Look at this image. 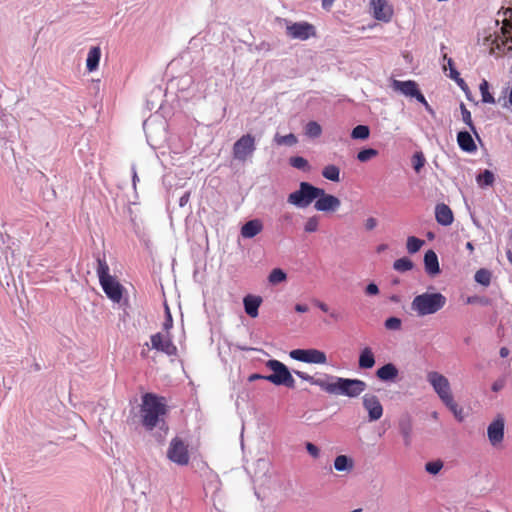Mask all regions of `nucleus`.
Here are the masks:
<instances>
[{
	"label": "nucleus",
	"instance_id": "obj_1",
	"mask_svg": "<svg viewBox=\"0 0 512 512\" xmlns=\"http://www.w3.org/2000/svg\"><path fill=\"white\" fill-rule=\"evenodd\" d=\"M295 374L302 380L334 395H345L354 398L364 392L367 387L366 383L359 379H348L330 375H326L325 378H315L302 371H295Z\"/></svg>",
	"mask_w": 512,
	"mask_h": 512
},
{
	"label": "nucleus",
	"instance_id": "obj_2",
	"mask_svg": "<svg viewBox=\"0 0 512 512\" xmlns=\"http://www.w3.org/2000/svg\"><path fill=\"white\" fill-rule=\"evenodd\" d=\"M427 381L433 387L442 403L453 413L459 422H462L465 418L464 410L455 401L448 378L439 372L431 371L427 374Z\"/></svg>",
	"mask_w": 512,
	"mask_h": 512
},
{
	"label": "nucleus",
	"instance_id": "obj_3",
	"mask_svg": "<svg viewBox=\"0 0 512 512\" xmlns=\"http://www.w3.org/2000/svg\"><path fill=\"white\" fill-rule=\"evenodd\" d=\"M447 303L446 297L435 291H426L416 295L411 304L412 313L419 318L438 313Z\"/></svg>",
	"mask_w": 512,
	"mask_h": 512
},
{
	"label": "nucleus",
	"instance_id": "obj_4",
	"mask_svg": "<svg viewBox=\"0 0 512 512\" xmlns=\"http://www.w3.org/2000/svg\"><path fill=\"white\" fill-rule=\"evenodd\" d=\"M166 412V407L162 398L154 394L147 393L143 396L141 405V418L143 425L152 430L162 422V416Z\"/></svg>",
	"mask_w": 512,
	"mask_h": 512
},
{
	"label": "nucleus",
	"instance_id": "obj_5",
	"mask_svg": "<svg viewBox=\"0 0 512 512\" xmlns=\"http://www.w3.org/2000/svg\"><path fill=\"white\" fill-rule=\"evenodd\" d=\"M23 258L20 254L11 253L6 262L0 261V283L9 288L16 287V280L21 278Z\"/></svg>",
	"mask_w": 512,
	"mask_h": 512
},
{
	"label": "nucleus",
	"instance_id": "obj_6",
	"mask_svg": "<svg viewBox=\"0 0 512 512\" xmlns=\"http://www.w3.org/2000/svg\"><path fill=\"white\" fill-rule=\"evenodd\" d=\"M265 366L271 371V374L266 375L264 380L276 386L295 387V380L285 364L279 360L270 359L265 363Z\"/></svg>",
	"mask_w": 512,
	"mask_h": 512
},
{
	"label": "nucleus",
	"instance_id": "obj_7",
	"mask_svg": "<svg viewBox=\"0 0 512 512\" xmlns=\"http://www.w3.org/2000/svg\"><path fill=\"white\" fill-rule=\"evenodd\" d=\"M256 151V138L254 135L247 133L242 135L232 147L233 159L245 163L249 161Z\"/></svg>",
	"mask_w": 512,
	"mask_h": 512
},
{
	"label": "nucleus",
	"instance_id": "obj_8",
	"mask_svg": "<svg viewBox=\"0 0 512 512\" xmlns=\"http://www.w3.org/2000/svg\"><path fill=\"white\" fill-rule=\"evenodd\" d=\"M317 190L318 187L301 182L299 189L288 195L287 202L298 208H306L316 199Z\"/></svg>",
	"mask_w": 512,
	"mask_h": 512
},
{
	"label": "nucleus",
	"instance_id": "obj_9",
	"mask_svg": "<svg viewBox=\"0 0 512 512\" xmlns=\"http://www.w3.org/2000/svg\"><path fill=\"white\" fill-rule=\"evenodd\" d=\"M289 356L297 361L309 364H327L325 352L318 349H294L290 351Z\"/></svg>",
	"mask_w": 512,
	"mask_h": 512
},
{
	"label": "nucleus",
	"instance_id": "obj_10",
	"mask_svg": "<svg viewBox=\"0 0 512 512\" xmlns=\"http://www.w3.org/2000/svg\"><path fill=\"white\" fill-rule=\"evenodd\" d=\"M167 457L178 465H187L189 462V452L184 441L177 437L172 439L167 450Z\"/></svg>",
	"mask_w": 512,
	"mask_h": 512
},
{
	"label": "nucleus",
	"instance_id": "obj_11",
	"mask_svg": "<svg viewBox=\"0 0 512 512\" xmlns=\"http://www.w3.org/2000/svg\"><path fill=\"white\" fill-rule=\"evenodd\" d=\"M144 129L147 138L154 147L166 138V124L162 120L150 119L144 123Z\"/></svg>",
	"mask_w": 512,
	"mask_h": 512
},
{
	"label": "nucleus",
	"instance_id": "obj_12",
	"mask_svg": "<svg viewBox=\"0 0 512 512\" xmlns=\"http://www.w3.org/2000/svg\"><path fill=\"white\" fill-rule=\"evenodd\" d=\"M314 201V208L319 212H335L341 205L339 198L326 193L322 188H318Z\"/></svg>",
	"mask_w": 512,
	"mask_h": 512
},
{
	"label": "nucleus",
	"instance_id": "obj_13",
	"mask_svg": "<svg viewBox=\"0 0 512 512\" xmlns=\"http://www.w3.org/2000/svg\"><path fill=\"white\" fill-rule=\"evenodd\" d=\"M369 9L372 16L378 21L388 23L392 20L394 10L387 0H370Z\"/></svg>",
	"mask_w": 512,
	"mask_h": 512
},
{
	"label": "nucleus",
	"instance_id": "obj_14",
	"mask_svg": "<svg viewBox=\"0 0 512 512\" xmlns=\"http://www.w3.org/2000/svg\"><path fill=\"white\" fill-rule=\"evenodd\" d=\"M362 405L368 413L370 422L378 421L383 416V406L378 396L372 393H366L362 397Z\"/></svg>",
	"mask_w": 512,
	"mask_h": 512
},
{
	"label": "nucleus",
	"instance_id": "obj_15",
	"mask_svg": "<svg viewBox=\"0 0 512 512\" xmlns=\"http://www.w3.org/2000/svg\"><path fill=\"white\" fill-rule=\"evenodd\" d=\"M504 427V416L502 414H498L487 428V437L492 446L497 447L503 442Z\"/></svg>",
	"mask_w": 512,
	"mask_h": 512
},
{
	"label": "nucleus",
	"instance_id": "obj_16",
	"mask_svg": "<svg viewBox=\"0 0 512 512\" xmlns=\"http://www.w3.org/2000/svg\"><path fill=\"white\" fill-rule=\"evenodd\" d=\"M151 348L165 353L168 356L176 355L177 348L167 334L156 333L151 336Z\"/></svg>",
	"mask_w": 512,
	"mask_h": 512
},
{
	"label": "nucleus",
	"instance_id": "obj_17",
	"mask_svg": "<svg viewBox=\"0 0 512 512\" xmlns=\"http://www.w3.org/2000/svg\"><path fill=\"white\" fill-rule=\"evenodd\" d=\"M286 31L291 38L300 40H306L315 35L314 26L306 22L289 23Z\"/></svg>",
	"mask_w": 512,
	"mask_h": 512
},
{
	"label": "nucleus",
	"instance_id": "obj_18",
	"mask_svg": "<svg viewBox=\"0 0 512 512\" xmlns=\"http://www.w3.org/2000/svg\"><path fill=\"white\" fill-rule=\"evenodd\" d=\"M107 296L114 302H119L122 297V286L113 277L100 282Z\"/></svg>",
	"mask_w": 512,
	"mask_h": 512
},
{
	"label": "nucleus",
	"instance_id": "obj_19",
	"mask_svg": "<svg viewBox=\"0 0 512 512\" xmlns=\"http://www.w3.org/2000/svg\"><path fill=\"white\" fill-rule=\"evenodd\" d=\"M398 374L399 371L393 363H387L376 371V377L383 382H394Z\"/></svg>",
	"mask_w": 512,
	"mask_h": 512
},
{
	"label": "nucleus",
	"instance_id": "obj_20",
	"mask_svg": "<svg viewBox=\"0 0 512 512\" xmlns=\"http://www.w3.org/2000/svg\"><path fill=\"white\" fill-rule=\"evenodd\" d=\"M263 230V222L260 219H252L241 227V236L251 239L261 233Z\"/></svg>",
	"mask_w": 512,
	"mask_h": 512
},
{
	"label": "nucleus",
	"instance_id": "obj_21",
	"mask_svg": "<svg viewBox=\"0 0 512 512\" xmlns=\"http://www.w3.org/2000/svg\"><path fill=\"white\" fill-rule=\"evenodd\" d=\"M435 218L436 221L443 226H448L452 224L454 220L452 210L446 204L443 203L436 205Z\"/></svg>",
	"mask_w": 512,
	"mask_h": 512
},
{
	"label": "nucleus",
	"instance_id": "obj_22",
	"mask_svg": "<svg viewBox=\"0 0 512 512\" xmlns=\"http://www.w3.org/2000/svg\"><path fill=\"white\" fill-rule=\"evenodd\" d=\"M392 88H393V90L398 91L405 96L413 97L414 94H416V92L418 90V85L416 82H414L412 80H409V81L393 80Z\"/></svg>",
	"mask_w": 512,
	"mask_h": 512
},
{
	"label": "nucleus",
	"instance_id": "obj_23",
	"mask_svg": "<svg viewBox=\"0 0 512 512\" xmlns=\"http://www.w3.org/2000/svg\"><path fill=\"white\" fill-rule=\"evenodd\" d=\"M425 270L430 276H436L440 273L439 261L433 250H428L424 255Z\"/></svg>",
	"mask_w": 512,
	"mask_h": 512
},
{
	"label": "nucleus",
	"instance_id": "obj_24",
	"mask_svg": "<svg viewBox=\"0 0 512 512\" xmlns=\"http://www.w3.org/2000/svg\"><path fill=\"white\" fill-rule=\"evenodd\" d=\"M245 312L252 318L258 316V309L262 303L260 296L247 295L243 299Z\"/></svg>",
	"mask_w": 512,
	"mask_h": 512
},
{
	"label": "nucleus",
	"instance_id": "obj_25",
	"mask_svg": "<svg viewBox=\"0 0 512 512\" xmlns=\"http://www.w3.org/2000/svg\"><path fill=\"white\" fill-rule=\"evenodd\" d=\"M375 365V356L370 347L361 349L358 359V367L363 370L371 369Z\"/></svg>",
	"mask_w": 512,
	"mask_h": 512
},
{
	"label": "nucleus",
	"instance_id": "obj_26",
	"mask_svg": "<svg viewBox=\"0 0 512 512\" xmlns=\"http://www.w3.org/2000/svg\"><path fill=\"white\" fill-rule=\"evenodd\" d=\"M457 142L459 147L465 152H474L477 149L471 134L467 131H460L458 133Z\"/></svg>",
	"mask_w": 512,
	"mask_h": 512
},
{
	"label": "nucleus",
	"instance_id": "obj_27",
	"mask_svg": "<svg viewBox=\"0 0 512 512\" xmlns=\"http://www.w3.org/2000/svg\"><path fill=\"white\" fill-rule=\"evenodd\" d=\"M100 57L101 49L98 46L91 47L86 59V67L89 72H93L98 68Z\"/></svg>",
	"mask_w": 512,
	"mask_h": 512
},
{
	"label": "nucleus",
	"instance_id": "obj_28",
	"mask_svg": "<svg viewBox=\"0 0 512 512\" xmlns=\"http://www.w3.org/2000/svg\"><path fill=\"white\" fill-rule=\"evenodd\" d=\"M334 468L339 472H351L354 468L352 458L346 455H339L334 460Z\"/></svg>",
	"mask_w": 512,
	"mask_h": 512
},
{
	"label": "nucleus",
	"instance_id": "obj_29",
	"mask_svg": "<svg viewBox=\"0 0 512 512\" xmlns=\"http://www.w3.org/2000/svg\"><path fill=\"white\" fill-rule=\"evenodd\" d=\"M444 59L447 60V65L450 70L449 77L453 79L463 90L467 88V84L460 77L459 72L454 68V62L451 58H448L447 55H444Z\"/></svg>",
	"mask_w": 512,
	"mask_h": 512
},
{
	"label": "nucleus",
	"instance_id": "obj_30",
	"mask_svg": "<svg viewBox=\"0 0 512 512\" xmlns=\"http://www.w3.org/2000/svg\"><path fill=\"white\" fill-rule=\"evenodd\" d=\"M322 176L330 181H340V169L335 165H327L322 170Z\"/></svg>",
	"mask_w": 512,
	"mask_h": 512
},
{
	"label": "nucleus",
	"instance_id": "obj_31",
	"mask_svg": "<svg viewBox=\"0 0 512 512\" xmlns=\"http://www.w3.org/2000/svg\"><path fill=\"white\" fill-rule=\"evenodd\" d=\"M476 181L480 187L492 186L495 181V177L493 172L490 170H484L483 173L476 177Z\"/></svg>",
	"mask_w": 512,
	"mask_h": 512
},
{
	"label": "nucleus",
	"instance_id": "obj_32",
	"mask_svg": "<svg viewBox=\"0 0 512 512\" xmlns=\"http://www.w3.org/2000/svg\"><path fill=\"white\" fill-rule=\"evenodd\" d=\"M286 279H287L286 273L280 268H274L268 276V281L272 285L280 284V283L286 281Z\"/></svg>",
	"mask_w": 512,
	"mask_h": 512
},
{
	"label": "nucleus",
	"instance_id": "obj_33",
	"mask_svg": "<svg viewBox=\"0 0 512 512\" xmlns=\"http://www.w3.org/2000/svg\"><path fill=\"white\" fill-rule=\"evenodd\" d=\"M274 142L279 146H281V145L294 146L298 142V140H297V137L293 133H290V134H287L284 136L276 134L274 136Z\"/></svg>",
	"mask_w": 512,
	"mask_h": 512
},
{
	"label": "nucleus",
	"instance_id": "obj_34",
	"mask_svg": "<svg viewBox=\"0 0 512 512\" xmlns=\"http://www.w3.org/2000/svg\"><path fill=\"white\" fill-rule=\"evenodd\" d=\"M322 133L321 126L315 122L310 121L305 126V134L310 138H318Z\"/></svg>",
	"mask_w": 512,
	"mask_h": 512
},
{
	"label": "nucleus",
	"instance_id": "obj_35",
	"mask_svg": "<svg viewBox=\"0 0 512 512\" xmlns=\"http://www.w3.org/2000/svg\"><path fill=\"white\" fill-rule=\"evenodd\" d=\"M289 163L292 167L302 171H309L311 169L308 161L301 156L291 157Z\"/></svg>",
	"mask_w": 512,
	"mask_h": 512
},
{
	"label": "nucleus",
	"instance_id": "obj_36",
	"mask_svg": "<svg viewBox=\"0 0 512 512\" xmlns=\"http://www.w3.org/2000/svg\"><path fill=\"white\" fill-rule=\"evenodd\" d=\"M393 268L399 272H406L413 268V262L410 259H408L407 257H403V258L397 259L394 262Z\"/></svg>",
	"mask_w": 512,
	"mask_h": 512
},
{
	"label": "nucleus",
	"instance_id": "obj_37",
	"mask_svg": "<svg viewBox=\"0 0 512 512\" xmlns=\"http://www.w3.org/2000/svg\"><path fill=\"white\" fill-rule=\"evenodd\" d=\"M369 135H370V129L366 125H358L351 132V137L353 139L365 140L369 137Z\"/></svg>",
	"mask_w": 512,
	"mask_h": 512
},
{
	"label": "nucleus",
	"instance_id": "obj_38",
	"mask_svg": "<svg viewBox=\"0 0 512 512\" xmlns=\"http://www.w3.org/2000/svg\"><path fill=\"white\" fill-rule=\"evenodd\" d=\"M400 433L404 439V444L409 446L411 443V424L407 421H401L399 424Z\"/></svg>",
	"mask_w": 512,
	"mask_h": 512
},
{
	"label": "nucleus",
	"instance_id": "obj_39",
	"mask_svg": "<svg viewBox=\"0 0 512 512\" xmlns=\"http://www.w3.org/2000/svg\"><path fill=\"white\" fill-rule=\"evenodd\" d=\"M423 244H424L423 240L416 238L414 236H409L407 238L406 247H407V250L409 253L414 254L420 250V248L423 246Z\"/></svg>",
	"mask_w": 512,
	"mask_h": 512
},
{
	"label": "nucleus",
	"instance_id": "obj_40",
	"mask_svg": "<svg viewBox=\"0 0 512 512\" xmlns=\"http://www.w3.org/2000/svg\"><path fill=\"white\" fill-rule=\"evenodd\" d=\"M479 89H480V92H481L482 101L484 103H490V104L495 103L494 97L489 92V84H488V82L486 80L482 81V83L480 84Z\"/></svg>",
	"mask_w": 512,
	"mask_h": 512
},
{
	"label": "nucleus",
	"instance_id": "obj_41",
	"mask_svg": "<svg viewBox=\"0 0 512 512\" xmlns=\"http://www.w3.org/2000/svg\"><path fill=\"white\" fill-rule=\"evenodd\" d=\"M460 109H461V114H462V120L465 124L468 125V127L470 128V130L475 134L477 135V131H476V128L472 122V117H471V113L470 111L466 108V106L461 103L460 105Z\"/></svg>",
	"mask_w": 512,
	"mask_h": 512
},
{
	"label": "nucleus",
	"instance_id": "obj_42",
	"mask_svg": "<svg viewBox=\"0 0 512 512\" xmlns=\"http://www.w3.org/2000/svg\"><path fill=\"white\" fill-rule=\"evenodd\" d=\"M97 263H98L97 274H98L100 282L103 280H106L108 278H111L112 276L109 275V267L106 264V262L101 259H98Z\"/></svg>",
	"mask_w": 512,
	"mask_h": 512
},
{
	"label": "nucleus",
	"instance_id": "obj_43",
	"mask_svg": "<svg viewBox=\"0 0 512 512\" xmlns=\"http://www.w3.org/2000/svg\"><path fill=\"white\" fill-rule=\"evenodd\" d=\"M426 163V159L422 152H416L412 156V165L416 173H419L421 169L424 167Z\"/></svg>",
	"mask_w": 512,
	"mask_h": 512
},
{
	"label": "nucleus",
	"instance_id": "obj_44",
	"mask_svg": "<svg viewBox=\"0 0 512 512\" xmlns=\"http://www.w3.org/2000/svg\"><path fill=\"white\" fill-rule=\"evenodd\" d=\"M475 281L484 285L488 286L491 281V274L486 269H480L475 273Z\"/></svg>",
	"mask_w": 512,
	"mask_h": 512
},
{
	"label": "nucleus",
	"instance_id": "obj_45",
	"mask_svg": "<svg viewBox=\"0 0 512 512\" xmlns=\"http://www.w3.org/2000/svg\"><path fill=\"white\" fill-rule=\"evenodd\" d=\"M378 155V151L373 149V148H368V149H364V150H361L358 154H357V159L360 161V162H367L369 161L370 159L376 157Z\"/></svg>",
	"mask_w": 512,
	"mask_h": 512
},
{
	"label": "nucleus",
	"instance_id": "obj_46",
	"mask_svg": "<svg viewBox=\"0 0 512 512\" xmlns=\"http://www.w3.org/2000/svg\"><path fill=\"white\" fill-rule=\"evenodd\" d=\"M319 226V218L318 216L314 215L307 219V221L304 224V231L307 233H313L318 230Z\"/></svg>",
	"mask_w": 512,
	"mask_h": 512
},
{
	"label": "nucleus",
	"instance_id": "obj_47",
	"mask_svg": "<svg viewBox=\"0 0 512 512\" xmlns=\"http://www.w3.org/2000/svg\"><path fill=\"white\" fill-rule=\"evenodd\" d=\"M402 321L397 317H390L385 321V328L388 330H399L401 328Z\"/></svg>",
	"mask_w": 512,
	"mask_h": 512
},
{
	"label": "nucleus",
	"instance_id": "obj_48",
	"mask_svg": "<svg viewBox=\"0 0 512 512\" xmlns=\"http://www.w3.org/2000/svg\"><path fill=\"white\" fill-rule=\"evenodd\" d=\"M443 467V463L441 461H433V462H428L425 466V469L428 473L430 474H437Z\"/></svg>",
	"mask_w": 512,
	"mask_h": 512
},
{
	"label": "nucleus",
	"instance_id": "obj_49",
	"mask_svg": "<svg viewBox=\"0 0 512 512\" xmlns=\"http://www.w3.org/2000/svg\"><path fill=\"white\" fill-rule=\"evenodd\" d=\"M306 450L307 452L314 458H318L319 457V454H320V451H319V448L314 445L313 443H306Z\"/></svg>",
	"mask_w": 512,
	"mask_h": 512
},
{
	"label": "nucleus",
	"instance_id": "obj_50",
	"mask_svg": "<svg viewBox=\"0 0 512 512\" xmlns=\"http://www.w3.org/2000/svg\"><path fill=\"white\" fill-rule=\"evenodd\" d=\"M365 293L369 296H375L379 293V288L376 284L370 283L366 286Z\"/></svg>",
	"mask_w": 512,
	"mask_h": 512
},
{
	"label": "nucleus",
	"instance_id": "obj_51",
	"mask_svg": "<svg viewBox=\"0 0 512 512\" xmlns=\"http://www.w3.org/2000/svg\"><path fill=\"white\" fill-rule=\"evenodd\" d=\"M377 219L374 217H369L365 220L364 226L366 230L371 231L377 226Z\"/></svg>",
	"mask_w": 512,
	"mask_h": 512
},
{
	"label": "nucleus",
	"instance_id": "obj_52",
	"mask_svg": "<svg viewBox=\"0 0 512 512\" xmlns=\"http://www.w3.org/2000/svg\"><path fill=\"white\" fill-rule=\"evenodd\" d=\"M505 386V382L504 380L500 379V380H496L493 384H492V390L494 392H499L500 390H502Z\"/></svg>",
	"mask_w": 512,
	"mask_h": 512
},
{
	"label": "nucleus",
	"instance_id": "obj_53",
	"mask_svg": "<svg viewBox=\"0 0 512 512\" xmlns=\"http://www.w3.org/2000/svg\"><path fill=\"white\" fill-rule=\"evenodd\" d=\"M190 199V192H186L179 200V206L184 207Z\"/></svg>",
	"mask_w": 512,
	"mask_h": 512
},
{
	"label": "nucleus",
	"instance_id": "obj_54",
	"mask_svg": "<svg viewBox=\"0 0 512 512\" xmlns=\"http://www.w3.org/2000/svg\"><path fill=\"white\" fill-rule=\"evenodd\" d=\"M166 313H167V320L164 323V327L166 329H168L172 325V318H171V315H170V312H169V308L167 306H166Z\"/></svg>",
	"mask_w": 512,
	"mask_h": 512
},
{
	"label": "nucleus",
	"instance_id": "obj_55",
	"mask_svg": "<svg viewBox=\"0 0 512 512\" xmlns=\"http://www.w3.org/2000/svg\"><path fill=\"white\" fill-rule=\"evenodd\" d=\"M413 97H415L422 104H426L427 102L423 94L419 91V89L417 90L416 94H414Z\"/></svg>",
	"mask_w": 512,
	"mask_h": 512
},
{
	"label": "nucleus",
	"instance_id": "obj_56",
	"mask_svg": "<svg viewBox=\"0 0 512 512\" xmlns=\"http://www.w3.org/2000/svg\"><path fill=\"white\" fill-rule=\"evenodd\" d=\"M295 310L299 313H305L308 311V306L304 304H297Z\"/></svg>",
	"mask_w": 512,
	"mask_h": 512
},
{
	"label": "nucleus",
	"instance_id": "obj_57",
	"mask_svg": "<svg viewBox=\"0 0 512 512\" xmlns=\"http://www.w3.org/2000/svg\"><path fill=\"white\" fill-rule=\"evenodd\" d=\"M315 304L325 313L329 312V307L327 304L321 301H316Z\"/></svg>",
	"mask_w": 512,
	"mask_h": 512
},
{
	"label": "nucleus",
	"instance_id": "obj_58",
	"mask_svg": "<svg viewBox=\"0 0 512 512\" xmlns=\"http://www.w3.org/2000/svg\"><path fill=\"white\" fill-rule=\"evenodd\" d=\"M264 377H266V375H261V374H252L249 376V381L252 382V381H255V380H259V379H262L264 380Z\"/></svg>",
	"mask_w": 512,
	"mask_h": 512
},
{
	"label": "nucleus",
	"instance_id": "obj_59",
	"mask_svg": "<svg viewBox=\"0 0 512 512\" xmlns=\"http://www.w3.org/2000/svg\"><path fill=\"white\" fill-rule=\"evenodd\" d=\"M509 353H510V352H509V349H508V348H506V347H502V348L500 349V351H499V354H500V356H501L502 358L507 357V356L509 355Z\"/></svg>",
	"mask_w": 512,
	"mask_h": 512
},
{
	"label": "nucleus",
	"instance_id": "obj_60",
	"mask_svg": "<svg viewBox=\"0 0 512 512\" xmlns=\"http://www.w3.org/2000/svg\"><path fill=\"white\" fill-rule=\"evenodd\" d=\"M335 0H322V6L323 8L327 9L332 6Z\"/></svg>",
	"mask_w": 512,
	"mask_h": 512
},
{
	"label": "nucleus",
	"instance_id": "obj_61",
	"mask_svg": "<svg viewBox=\"0 0 512 512\" xmlns=\"http://www.w3.org/2000/svg\"><path fill=\"white\" fill-rule=\"evenodd\" d=\"M330 317L332 319H334L335 321H339L341 319V315L340 313L336 312V311H331L330 312Z\"/></svg>",
	"mask_w": 512,
	"mask_h": 512
},
{
	"label": "nucleus",
	"instance_id": "obj_62",
	"mask_svg": "<svg viewBox=\"0 0 512 512\" xmlns=\"http://www.w3.org/2000/svg\"><path fill=\"white\" fill-rule=\"evenodd\" d=\"M388 248V246L386 244H381L377 247V252L380 253V252H383L385 251L386 249Z\"/></svg>",
	"mask_w": 512,
	"mask_h": 512
},
{
	"label": "nucleus",
	"instance_id": "obj_63",
	"mask_svg": "<svg viewBox=\"0 0 512 512\" xmlns=\"http://www.w3.org/2000/svg\"><path fill=\"white\" fill-rule=\"evenodd\" d=\"M466 248L470 251V252H473L474 251V246L471 242H467L466 244Z\"/></svg>",
	"mask_w": 512,
	"mask_h": 512
},
{
	"label": "nucleus",
	"instance_id": "obj_64",
	"mask_svg": "<svg viewBox=\"0 0 512 512\" xmlns=\"http://www.w3.org/2000/svg\"><path fill=\"white\" fill-rule=\"evenodd\" d=\"M424 106H425L426 110H427L429 113H431V114H433V113H434V112H433V109L430 107V105H429L427 102H426V104H424Z\"/></svg>",
	"mask_w": 512,
	"mask_h": 512
}]
</instances>
